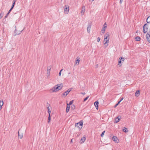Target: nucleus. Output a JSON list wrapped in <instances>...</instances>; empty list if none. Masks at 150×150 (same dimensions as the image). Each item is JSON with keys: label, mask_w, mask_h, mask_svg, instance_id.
Returning a JSON list of instances; mask_svg holds the SVG:
<instances>
[{"label": "nucleus", "mask_w": 150, "mask_h": 150, "mask_svg": "<svg viewBox=\"0 0 150 150\" xmlns=\"http://www.w3.org/2000/svg\"><path fill=\"white\" fill-rule=\"evenodd\" d=\"M122 59V57H120L118 61V65L119 67H121L122 65L121 64V60Z\"/></svg>", "instance_id": "nucleus-9"}, {"label": "nucleus", "mask_w": 150, "mask_h": 150, "mask_svg": "<svg viewBox=\"0 0 150 150\" xmlns=\"http://www.w3.org/2000/svg\"><path fill=\"white\" fill-rule=\"evenodd\" d=\"M14 7V6H12L11 9V10H12V9Z\"/></svg>", "instance_id": "nucleus-47"}, {"label": "nucleus", "mask_w": 150, "mask_h": 150, "mask_svg": "<svg viewBox=\"0 0 150 150\" xmlns=\"http://www.w3.org/2000/svg\"><path fill=\"white\" fill-rule=\"evenodd\" d=\"M112 140L115 143H118L119 140L118 138L116 136H114L112 137Z\"/></svg>", "instance_id": "nucleus-7"}, {"label": "nucleus", "mask_w": 150, "mask_h": 150, "mask_svg": "<svg viewBox=\"0 0 150 150\" xmlns=\"http://www.w3.org/2000/svg\"><path fill=\"white\" fill-rule=\"evenodd\" d=\"M99 102L98 101H96L94 103V105L97 109H98V108Z\"/></svg>", "instance_id": "nucleus-13"}, {"label": "nucleus", "mask_w": 150, "mask_h": 150, "mask_svg": "<svg viewBox=\"0 0 150 150\" xmlns=\"http://www.w3.org/2000/svg\"><path fill=\"white\" fill-rule=\"evenodd\" d=\"M15 2H13V4H12V6H13L14 7V5H15Z\"/></svg>", "instance_id": "nucleus-42"}, {"label": "nucleus", "mask_w": 150, "mask_h": 150, "mask_svg": "<svg viewBox=\"0 0 150 150\" xmlns=\"http://www.w3.org/2000/svg\"><path fill=\"white\" fill-rule=\"evenodd\" d=\"M91 26V23L90 24H89V23L88 26V27H87V31L88 33L90 32Z\"/></svg>", "instance_id": "nucleus-10"}, {"label": "nucleus", "mask_w": 150, "mask_h": 150, "mask_svg": "<svg viewBox=\"0 0 150 150\" xmlns=\"http://www.w3.org/2000/svg\"><path fill=\"white\" fill-rule=\"evenodd\" d=\"M98 67V64H97L96 65V68H97Z\"/></svg>", "instance_id": "nucleus-48"}, {"label": "nucleus", "mask_w": 150, "mask_h": 150, "mask_svg": "<svg viewBox=\"0 0 150 150\" xmlns=\"http://www.w3.org/2000/svg\"><path fill=\"white\" fill-rule=\"evenodd\" d=\"M62 85H63L62 83L58 84L55 85L50 90H52L53 92H56L62 88Z\"/></svg>", "instance_id": "nucleus-2"}, {"label": "nucleus", "mask_w": 150, "mask_h": 150, "mask_svg": "<svg viewBox=\"0 0 150 150\" xmlns=\"http://www.w3.org/2000/svg\"><path fill=\"white\" fill-rule=\"evenodd\" d=\"M70 108V106L69 105H68V103H67V108L66 111V113H68L69 112V110Z\"/></svg>", "instance_id": "nucleus-14"}, {"label": "nucleus", "mask_w": 150, "mask_h": 150, "mask_svg": "<svg viewBox=\"0 0 150 150\" xmlns=\"http://www.w3.org/2000/svg\"><path fill=\"white\" fill-rule=\"evenodd\" d=\"M85 7L84 6H83L82 7V9L81 11V13H83V14L85 12Z\"/></svg>", "instance_id": "nucleus-20"}, {"label": "nucleus", "mask_w": 150, "mask_h": 150, "mask_svg": "<svg viewBox=\"0 0 150 150\" xmlns=\"http://www.w3.org/2000/svg\"><path fill=\"white\" fill-rule=\"evenodd\" d=\"M70 74V72H69V74Z\"/></svg>", "instance_id": "nucleus-55"}, {"label": "nucleus", "mask_w": 150, "mask_h": 150, "mask_svg": "<svg viewBox=\"0 0 150 150\" xmlns=\"http://www.w3.org/2000/svg\"><path fill=\"white\" fill-rule=\"evenodd\" d=\"M80 134L79 133H78V134H77V136L79 137L80 136Z\"/></svg>", "instance_id": "nucleus-46"}, {"label": "nucleus", "mask_w": 150, "mask_h": 150, "mask_svg": "<svg viewBox=\"0 0 150 150\" xmlns=\"http://www.w3.org/2000/svg\"><path fill=\"white\" fill-rule=\"evenodd\" d=\"M11 10V9H10L9 10V11H8V13H10L11 12V10Z\"/></svg>", "instance_id": "nucleus-44"}, {"label": "nucleus", "mask_w": 150, "mask_h": 150, "mask_svg": "<svg viewBox=\"0 0 150 150\" xmlns=\"http://www.w3.org/2000/svg\"><path fill=\"white\" fill-rule=\"evenodd\" d=\"M121 116L120 115L117 117L115 120V122L117 123L119 122L120 120V119L121 118Z\"/></svg>", "instance_id": "nucleus-8"}, {"label": "nucleus", "mask_w": 150, "mask_h": 150, "mask_svg": "<svg viewBox=\"0 0 150 150\" xmlns=\"http://www.w3.org/2000/svg\"><path fill=\"white\" fill-rule=\"evenodd\" d=\"M137 32H138V30H137V31H136V33H137Z\"/></svg>", "instance_id": "nucleus-54"}, {"label": "nucleus", "mask_w": 150, "mask_h": 150, "mask_svg": "<svg viewBox=\"0 0 150 150\" xmlns=\"http://www.w3.org/2000/svg\"><path fill=\"white\" fill-rule=\"evenodd\" d=\"M4 14V13L3 11H2L0 14V19L3 17Z\"/></svg>", "instance_id": "nucleus-26"}, {"label": "nucleus", "mask_w": 150, "mask_h": 150, "mask_svg": "<svg viewBox=\"0 0 150 150\" xmlns=\"http://www.w3.org/2000/svg\"><path fill=\"white\" fill-rule=\"evenodd\" d=\"M105 29H103L101 31L100 34L102 35L105 32Z\"/></svg>", "instance_id": "nucleus-27"}, {"label": "nucleus", "mask_w": 150, "mask_h": 150, "mask_svg": "<svg viewBox=\"0 0 150 150\" xmlns=\"http://www.w3.org/2000/svg\"><path fill=\"white\" fill-rule=\"evenodd\" d=\"M51 112V110L48 111V114H49L48 115H50Z\"/></svg>", "instance_id": "nucleus-37"}, {"label": "nucleus", "mask_w": 150, "mask_h": 150, "mask_svg": "<svg viewBox=\"0 0 150 150\" xmlns=\"http://www.w3.org/2000/svg\"><path fill=\"white\" fill-rule=\"evenodd\" d=\"M146 38L148 41L150 43V34L148 33L146 35Z\"/></svg>", "instance_id": "nucleus-12"}, {"label": "nucleus", "mask_w": 150, "mask_h": 150, "mask_svg": "<svg viewBox=\"0 0 150 150\" xmlns=\"http://www.w3.org/2000/svg\"><path fill=\"white\" fill-rule=\"evenodd\" d=\"M118 105V104L117 103L116 105H115L114 106V107L116 108L117 106Z\"/></svg>", "instance_id": "nucleus-43"}, {"label": "nucleus", "mask_w": 150, "mask_h": 150, "mask_svg": "<svg viewBox=\"0 0 150 150\" xmlns=\"http://www.w3.org/2000/svg\"><path fill=\"white\" fill-rule=\"evenodd\" d=\"M68 92L67 91H65L63 94V95L64 96H67L68 94L69 93H68Z\"/></svg>", "instance_id": "nucleus-23"}, {"label": "nucleus", "mask_w": 150, "mask_h": 150, "mask_svg": "<svg viewBox=\"0 0 150 150\" xmlns=\"http://www.w3.org/2000/svg\"><path fill=\"white\" fill-rule=\"evenodd\" d=\"M89 97V96H88L87 97H86V98H85L83 100V102L86 101L88 99Z\"/></svg>", "instance_id": "nucleus-30"}, {"label": "nucleus", "mask_w": 150, "mask_h": 150, "mask_svg": "<svg viewBox=\"0 0 150 150\" xmlns=\"http://www.w3.org/2000/svg\"><path fill=\"white\" fill-rule=\"evenodd\" d=\"M21 31L20 32V33H19L18 34H20L21 33Z\"/></svg>", "instance_id": "nucleus-53"}, {"label": "nucleus", "mask_w": 150, "mask_h": 150, "mask_svg": "<svg viewBox=\"0 0 150 150\" xmlns=\"http://www.w3.org/2000/svg\"><path fill=\"white\" fill-rule=\"evenodd\" d=\"M50 120H51V116H50V115H48V121H47V122L48 123H49L50 122Z\"/></svg>", "instance_id": "nucleus-28"}, {"label": "nucleus", "mask_w": 150, "mask_h": 150, "mask_svg": "<svg viewBox=\"0 0 150 150\" xmlns=\"http://www.w3.org/2000/svg\"><path fill=\"white\" fill-rule=\"evenodd\" d=\"M80 61V59L79 57H77L75 61V65L76 64L78 65L79 64V62Z\"/></svg>", "instance_id": "nucleus-6"}, {"label": "nucleus", "mask_w": 150, "mask_h": 150, "mask_svg": "<svg viewBox=\"0 0 150 150\" xmlns=\"http://www.w3.org/2000/svg\"><path fill=\"white\" fill-rule=\"evenodd\" d=\"M50 73H47V78H49L50 76Z\"/></svg>", "instance_id": "nucleus-34"}, {"label": "nucleus", "mask_w": 150, "mask_h": 150, "mask_svg": "<svg viewBox=\"0 0 150 150\" xmlns=\"http://www.w3.org/2000/svg\"><path fill=\"white\" fill-rule=\"evenodd\" d=\"M90 1H93V0H89Z\"/></svg>", "instance_id": "nucleus-51"}, {"label": "nucleus", "mask_w": 150, "mask_h": 150, "mask_svg": "<svg viewBox=\"0 0 150 150\" xmlns=\"http://www.w3.org/2000/svg\"><path fill=\"white\" fill-rule=\"evenodd\" d=\"M122 61H123L124 60L123 58L122 57Z\"/></svg>", "instance_id": "nucleus-52"}, {"label": "nucleus", "mask_w": 150, "mask_h": 150, "mask_svg": "<svg viewBox=\"0 0 150 150\" xmlns=\"http://www.w3.org/2000/svg\"><path fill=\"white\" fill-rule=\"evenodd\" d=\"M100 38L99 37H98L97 38V41L99 42L100 40Z\"/></svg>", "instance_id": "nucleus-38"}, {"label": "nucleus", "mask_w": 150, "mask_h": 150, "mask_svg": "<svg viewBox=\"0 0 150 150\" xmlns=\"http://www.w3.org/2000/svg\"><path fill=\"white\" fill-rule=\"evenodd\" d=\"M105 132V131H104L102 133L100 134L101 137H103V136Z\"/></svg>", "instance_id": "nucleus-31"}, {"label": "nucleus", "mask_w": 150, "mask_h": 150, "mask_svg": "<svg viewBox=\"0 0 150 150\" xmlns=\"http://www.w3.org/2000/svg\"><path fill=\"white\" fill-rule=\"evenodd\" d=\"M109 33L108 32L106 33L105 35L104 42H105L104 44L105 48H106L108 45V44L109 43Z\"/></svg>", "instance_id": "nucleus-1"}, {"label": "nucleus", "mask_w": 150, "mask_h": 150, "mask_svg": "<svg viewBox=\"0 0 150 150\" xmlns=\"http://www.w3.org/2000/svg\"><path fill=\"white\" fill-rule=\"evenodd\" d=\"M140 90H137V91H136L135 92V96L136 97H138L140 95Z\"/></svg>", "instance_id": "nucleus-11"}, {"label": "nucleus", "mask_w": 150, "mask_h": 150, "mask_svg": "<svg viewBox=\"0 0 150 150\" xmlns=\"http://www.w3.org/2000/svg\"><path fill=\"white\" fill-rule=\"evenodd\" d=\"M118 37H119V38H120L121 39H122V37L121 36V33H120L119 34V35H118Z\"/></svg>", "instance_id": "nucleus-36"}, {"label": "nucleus", "mask_w": 150, "mask_h": 150, "mask_svg": "<svg viewBox=\"0 0 150 150\" xmlns=\"http://www.w3.org/2000/svg\"><path fill=\"white\" fill-rule=\"evenodd\" d=\"M122 101V98L120 99V100L118 102L117 104L118 105L119 104L120 102Z\"/></svg>", "instance_id": "nucleus-35"}, {"label": "nucleus", "mask_w": 150, "mask_h": 150, "mask_svg": "<svg viewBox=\"0 0 150 150\" xmlns=\"http://www.w3.org/2000/svg\"><path fill=\"white\" fill-rule=\"evenodd\" d=\"M51 69V66H49L47 67V73H50V70Z\"/></svg>", "instance_id": "nucleus-16"}, {"label": "nucleus", "mask_w": 150, "mask_h": 150, "mask_svg": "<svg viewBox=\"0 0 150 150\" xmlns=\"http://www.w3.org/2000/svg\"><path fill=\"white\" fill-rule=\"evenodd\" d=\"M122 0H120V3H122Z\"/></svg>", "instance_id": "nucleus-50"}, {"label": "nucleus", "mask_w": 150, "mask_h": 150, "mask_svg": "<svg viewBox=\"0 0 150 150\" xmlns=\"http://www.w3.org/2000/svg\"><path fill=\"white\" fill-rule=\"evenodd\" d=\"M74 102V100H72L69 102V103L68 104V105H69L70 106V105H71Z\"/></svg>", "instance_id": "nucleus-29"}, {"label": "nucleus", "mask_w": 150, "mask_h": 150, "mask_svg": "<svg viewBox=\"0 0 150 150\" xmlns=\"http://www.w3.org/2000/svg\"><path fill=\"white\" fill-rule=\"evenodd\" d=\"M18 137L20 138V139H22L23 136V134H20L19 133V130L18 131Z\"/></svg>", "instance_id": "nucleus-18"}, {"label": "nucleus", "mask_w": 150, "mask_h": 150, "mask_svg": "<svg viewBox=\"0 0 150 150\" xmlns=\"http://www.w3.org/2000/svg\"><path fill=\"white\" fill-rule=\"evenodd\" d=\"M72 89V88H70L67 91L68 92V93H69L71 91Z\"/></svg>", "instance_id": "nucleus-33"}, {"label": "nucleus", "mask_w": 150, "mask_h": 150, "mask_svg": "<svg viewBox=\"0 0 150 150\" xmlns=\"http://www.w3.org/2000/svg\"><path fill=\"white\" fill-rule=\"evenodd\" d=\"M72 140H73V139H71V143H73V142H72Z\"/></svg>", "instance_id": "nucleus-49"}, {"label": "nucleus", "mask_w": 150, "mask_h": 150, "mask_svg": "<svg viewBox=\"0 0 150 150\" xmlns=\"http://www.w3.org/2000/svg\"><path fill=\"white\" fill-rule=\"evenodd\" d=\"M122 130L124 132H125L126 133H128L129 132V130L128 129L125 127H124L123 128V129H122Z\"/></svg>", "instance_id": "nucleus-15"}, {"label": "nucleus", "mask_w": 150, "mask_h": 150, "mask_svg": "<svg viewBox=\"0 0 150 150\" xmlns=\"http://www.w3.org/2000/svg\"><path fill=\"white\" fill-rule=\"evenodd\" d=\"M63 70V69H62L60 70V71L59 73V76H60L61 75V72Z\"/></svg>", "instance_id": "nucleus-32"}, {"label": "nucleus", "mask_w": 150, "mask_h": 150, "mask_svg": "<svg viewBox=\"0 0 150 150\" xmlns=\"http://www.w3.org/2000/svg\"><path fill=\"white\" fill-rule=\"evenodd\" d=\"M83 125V121L81 120L79 122L75 124V127L78 129L79 131H80L82 128Z\"/></svg>", "instance_id": "nucleus-3"}, {"label": "nucleus", "mask_w": 150, "mask_h": 150, "mask_svg": "<svg viewBox=\"0 0 150 150\" xmlns=\"http://www.w3.org/2000/svg\"><path fill=\"white\" fill-rule=\"evenodd\" d=\"M9 14L8 13L6 14V15L5 16V18H6L8 16V15Z\"/></svg>", "instance_id": "nucleus-39"}, {"label": "nucleus", "mask_w": 150, "mask_h": 150, "mask_svg": "<svg viewBox=\"0 0 150 150\" xmlns=\"http://www.w3.org/2000/svg\"><path fill=\"white\" fill-rule=\"evenodd\" d=\"M17 0H13V2H15L17 1Z\"/></svg>", "instance_id": "nucleus-45"}, {"label": "nucleus", "mask_w": 150, "mask_h": 150, "mask_svg": "<svg viewBox=\"0 0 150 150\" xmlns=\"http://www.w3.org/2000/svg\"><path fill=\"white\" fill-rule=\"evenodd\" d=\"M86 139V137H82L81 139V141H82V142H81V143H83L85 141V140Z\"/></svg>", "instance_id": "nucleus-17"}, {"label": "nucleus", "mask_w": 150, "mask_h": 150, "mask_svg": "<svg viewBox=\"0 0 150 150\" xmlns=\"http://www.w3.org/2000/svg\"><path fill=\"white\" fill-rule=\"evenodd\" d=\"M146 22L148 23H150V16H149L147 18Z\"/></svg>", "instance_id": "nucleus-25"}, {"label": "nucleus", "mask_w": 150, "mask_h": 150, "mask_svg": "<svg viewBox=\"0 0 150 150\" xmlns=\"http://www.w3.org/2000/svg\"><path fill=\"white\" fill-rule=\"evenodd\" d=\"M148 24L146 23L143 26V32L144 33H146L148 30Z\"/></svg>", "instance_id": "nucleus-5"}, {"label": "nucleus", "mask_w": 150, "mask_h": 150, "mask_svg": "<svg viewBox=\"0 0 150 150\" xmlns=\"http://www.w3.org/2000/svg\"><path fill=\"white\" fill-rule=\"evenodd\" d=\"M149 33H150V29L149 30Z\"/></svg>", "instance_id": "nucleus-56"}, {"label": "nucleus", "mask_w": 150, "mask_h": 150, "mask_svg": "<svg viewBox=\"0 0 150 150\" xmlns=\"http://www.w3.org/2000/svg\"><path fill=\"white\" fill-rule=\"evenodd\" d=\"M47 108V109L48 111H50V108H49V106Z\"/></svg>", "instance_id": "nucleus-40"}, {"label": "nucleus", "mask_w": 150, "mask_h": 150, "mask_svg": "<svg viewBox=\"0 0 150 150\" xmlns=\"http://www.w3.org/2000/svg\"><path fill=\"white\" fill-rule=\"evenodd\" d=\"M76 107L74 105H72L71 107V109L72 110H74L75 109Z\"/></svg>", "instance_id": "nucleus-22"}, {"label": "nucleus", "mask_w": 150, "mask_h": 150, "mask_svg": "<svg viewBox=\"0 0 150 150\" xmlns=\"http://www.w3.org/2000/svg\"><path fill=\"white\" fill-rule=\"evenodd\" d=\"M81 94H83V95H85V94H86V93H84H84L81 92Z\"/></svg>", "instance_id": "nucleus-41"}, {"label": "nucleus", "mask_w": 150, "mask_h": 150, "mask_svg": "<svg viewBox=\"0 0 150 150\" xmlns=\"http://www.w3.org/2000/svg\"><path fill=\"white\" fill-rule=\"evenodd\" d=\"M135 39L137 41H139L140 40V38L139 36H137L135 38Z\"/></svg>", "instance_id": "nucleus-24"}, {"label": "nucleus", "mask_w": 150, "mask_h": 150, "mask_svg": "<svg viewBox=\"0 0 150 150\" xmlns=\"http://www.w3.org/2000/svg\"><path fill=\"white\" fill-rule=\"evenodd\" d=\"M4 104V102L3 100H0V110L1 109V107Z\"/></svg>", "instance_id": "nucleus-19"}, {"label": "nucleus", "mask_w": 150, "mask_h": 150, "mask_svg": "<svg viewBox=\"0 0 150 150\" xmlns=\"http://www.w3.org/2000/svg\"><path fill=\"white\" fill-rule=\"evenodd\" d=\"M107 25L106 24V23H104V25H103L102 29H105H105L107 28Z\"/></svg>", "instance_id": "nucleus-21"}, {"label": "nucleus", "mask_w": 150, "mask_h": 150, "mask_svg": "<svg viewBox=\"0 0 150 150\" xmlns=\"http://www.w3.org/2000/svg\"><path fill=\"white\" fill-rule=\"evenodd\" d=\"M69 10V6L67 5H65L64 6V13L65 14L68 13Z\"/></svg>", "instance_id": "nucleus-4"}]
</instances>
